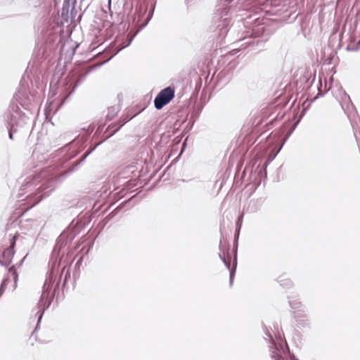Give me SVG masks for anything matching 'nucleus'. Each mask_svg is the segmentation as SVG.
<instances>
[{"instance_id": "obj_29", "label": "nucleus", "mask_w": 360, "mask_h": 360, "mask_svg": "<svg viewBox=\"0 0 360 360\" xmlns=\"http://www.w3.org/2000/svg\"><path fill=\"white\" fill-rule=\"evenodd\" d=\"M79 246V244H77L75 248H77Z\"/></svg>"}, {"instance_id": "obj_11", "label": "nucleus", "mask_w": 360, "mask_h": 360, "mask_svg": "<svg viewBox=\"0 0 360 360\" xmlns=\"http://www.w3.org/2000/svg\"><path fill=\"white\" fill-rule=\"evenodd\" d=\"M95 148H96V147H94V148H91V150H89L86 151V152L84 154V155L82 156V158L79 160L77 161V162L74 164V165L72 166V167H71L70 169H69L66 172V173L72 172L74 170L75 167H77V166H78L81 162H83V161H84V160H85V159H86V158H87V157H88V156H89V155L93 152V151H94V149H95Z\"/></svg>"}, {"instance_id": "obj_10", "label": "nucleus", "mask_w": 360, "mask_h": 360, "mask_svg": "<svg viewBox=\"0 0 360 360\" xmlns=\"http://www.w3.org/2000/svg\"><path fill=\"white\" fill-rule=\"evenodd\" d=\"M22 97H25V98L28 101V102H30L31 99H30V96H26V94L24 90H22V89L18 90L17 94L14 96V98L16 99V101H19L20 103V105L22 106H24V105H27V103L25 101L22 100Z\"/></svg>"}, {"instance_id": "obj_26", "label": "nucleus", "mask_w": 360, "mask_h": 360, "mask_svg": "<svg viewBox=\"0 0 360 360\" xmlns=\"http://www.w3.org/2000/svg\"><path fill=\"white\" fill-rule=\"evenodd\" d=\"M108 110H109V112H110V110H112V111H115V107H111L110 108H109V109H108Z\"/></svg>"}, {"instance_id": "obj_28", "label": "nucleus", "mask_w": 360, "mask_h": 360, "mask_svg": "<svg viewBox=\"0 0 360 360\" xmlns=\"http://www.w3.org/2000/svg\"><path fill=\"white\" fill-rule=\"evenodd\" d=\"M107 117H108V118H112V117H113V115L110 117V115H109V113H108V114L107 115Z\"/></svg>"}, {"instance_id": "obj_15", "label": "nucleus", "mask_w": 360, "mask_h": 360, "mask_svg": "<svg viewBox=\"0 0 360 360\" xmlns=\"http://www.w3.org/2000/svg\"><path fill=\"white\" fill-rule=\"evenodd\" d=\"M8 278H4L1 281L0 285V297H1L5 292L7 285L8 283Z\"/></svg>"}, {"instance_id": "obj_9", "label": "nucleus", "mask_w": 360, "mask_h": 360, "mask_svg": "<svg viewBox=\"0 0 360 360\" xmlns=\"http://www.w3.org/2000/svg\"><path fill=\"white\" fill-rule=\"evenodd\" d=\"M93 245H94V241H91L89 244H88L87 245H84L81 249L80 252H81L82 255L79 257V258L78 259V260L77 261V262L75 264V268L76 269L77 268V269L79 268V266L81 265L84 256L88 255L89 250L91 249Z\"/></svg>"}, {"instance_id": "obj_19", "label": "nucleus", "mask_w": 360, "mask_h": 360, "mask_svg": "<svg viewBox=\"0 0 360 360\" xmlns=\"http://www.w3.org/2000/svg\"><path fill=\"white\" fill-rule=\"evenodd\" d=\"M47 49H52V48L47 47L46 49H39V55H42L43 58H46L49 54L47 53Z\"/></svg>"}, {"instance_id": "obj_20", "label": "nucleus", "mask_w": 360, "mask_h": 360, "mask_svg": "<svg viewBox=\"0 0 360 360\" xmlns=\"http://www.w3.org/2000/svg\"><path fill=\"white\" fill-rule=\"evenodd\" d=\"M110 6H111V0H108V8L110 12V16L111 19H112V12L111 11Z\"/></svg>"}, {"instance_id": "obj_23", "label": "nucleus", "mask_w": 360, "mask_h": 360, "mask_svg": "<svg viewBox=\"0 0 360 360\" xmlns=\"http://www.w3.org/2000/svg\"><path fill=\"white\" fill-rule=\"evenodd\" d=\"M241 223H242L241 220L238 218V221L236 222V225H241Z\"/></svg>"}, {"instance_id": "obj_24", "label": "nucleus", "mask_w": 360, "mask_h": 360, "mask_svg": "<svg viewBox=\"0 0 360 360\" xmlns=\"http://www.w3.org/2000/svg\"><path fill=\"white\" fill-rule=\"evenodd\" d=\"M73 223H74V221H72L69 225H74V224H73ZM75 226L79 225V222H78V221H77V222L75 224Z\"/></svg>"}, {"instance_id": "obj_31", "label": "nucleus", "mask_w": 360, "mask_h": 360, "mask_svg": "<svg viewBox=\"0 0 360 360\" xmlns=\"http://www.w3.org/2000/svg\"><path fill=\"white\" fill-rule=\"evenodd\" d=\"M74 141V139H72V140L70 141V143Z\"/></svg>"}, {"instance_id": "obj_3", "label": "nucleus", "mask_w": 360, "mask_h": 360, "mask_svg": "<svg viewBox=\"0 0 360 360\" xmlns=\"http://www.w3.org/2000/svg\"><path fill=\"white\" fill-rule=\"evenodd\" d=\"M154 11L155 4H153L146 18L144 20L143 22L139 24L142 20L143 15H145L146 12L147 11V7L144 8L143 9L141 8L139 10L138 13L137 21L136 20V18H134L133 22L135 24V27H137L136 30H131L127 36L123 37L122 39L116 41L115 44L112 48L114 49V53L108 59L106 60V61L110 60L114 56L117 54L120 51H122V49L129 46L131 44V41L136 36V34L148 24V22H150L153 15Z\"/></svg>"}, {"instance_id": "obj_2", "label": "nucleus", "mask_w": 360, "mask_h": 360, "mask_svg": "<svg viewBox=\"0 0 360 360\" xmlns=\"http://www.w3.org/2000/svg\"><path fill=\"white\" fill-rule=\"evenodd\" d=\"M240 227L241 226H236L234 231L233 260L231 258L230 245L228 240L229 238H230V235L231 234L232 231L229 230L230 226H222V228L220 229L221 239L219 245V257L229 271V283L231 285L233 284V278L237 266L238 241L239 238Z\"/></svg>"}, {"instance_id": "obj_25", "label": "nucleus", "mask_w": 360, "mask_h": 360, "mask_svg": "<svg viewBox=\"0 0 360 360\" xmlns=\"http://www.w3.org/2000/svg\"><path fill=\"white\" fill-rule=\"evenodd\" d=\"M25 257H25L24 258H22V259H21V261L20 262V263H19V265H20H20H22V264L23 263V262H24V260H25Z\"/></svg>"}, {"instance_id": "obj_14", "label": "nucleus", "mask_w": 360, "mask_h": 360, "mask_svg": "<svg viewBox=\"0 0 360 360\" xmlns=\"http://www.w3.org/2000/svg\"><path fill=\"white\" fill-rule=\"evenodd\" d=\"M278 282L283 288H289L292 285V281L288 278H279Z\"/></svg>"}, {"instance_id": "obj_5", "label": "nucleus", "mask_w": 360, "mask_h": 360, "mask_svg": "<svg viewBox=\"0 0 360 360\" xmlns=\"http://www.w3.org/2000/svg\"><path fill=\"white\" fill-rule=\"evenodd\" d=\"M3 118L8 127L21 126L26 124L29 120L28 116L20 110L18 104L14 103L8 106L3 115Z\"/></svg>"}, {"instance_id": "obj_1", "label": "nucleus", "mask_w": 360, "mask_h": 360, "mask_svg": "<svg viewBox=\"0 0 360 360\" xmlns=\"http://www.w3.org/2000/svg\"><path fill=\"white\" fill-rule=\"evenodd\" d=\"M79 227L67 226L57 238L49 262L50 270L44 281L41 295L37 304V311L36 312V315L38 316L37 326H38L39 323L41 321L44 311L51 305L54 296L53 291L59 287L63 274L65 273L63 284H65L70 276V268L66 269L68 264L62 262L60 256L61 254L63 255L67 252L65 248L79 234L80 232Z\"/></svg>"}, {"instance_id": "obj_6", "label": "nucleus", "mask_w": 360, "mask_h": 360, "mask_svg": "<svg viewBox=\"0 0 360 360\" xmlns=\"http://www.w3.org/2000/svg\"><path fill=\"white\" fill-rule=\"evenodd\" d=\"M174 97V90L171 86H167L158 94L154 99V105L157 110L162 109L169 103Z\"/></svg>"}, {"instance_id": "obj_27", "label": "nucleus", "mask_w": 360, "mask_h": 360, "mask_svg": "<svg viewBox=\"0 0 360 360\" xmlns=\"http://www.w3.org/2000/svg\"><path fill=\"white\" fill-rule=\"evenodd\" d=\"M75 155H76V154H74V155H72L70 156L68 158H69V159H70V158H72L75 157Z\"/></svg>"}, {"instance_id": "obj_30", "label": "nucleus", "mask_w": 360, "mask_h": 360, "mask_svg": "<svg viewBox=\"0 0 360 360\" xmlns=\"http://www.w3.org/2000/svg\"><path fill=\"white\" fill-rule=\"evenodd\" d=\"M199 112H197L196 116L198 117L199 115Z\"/></svg>"}, {"instance_id": "obj_12", "label": "nucleus", "mask_w": 360, "mask_h": 360, "mask_svg": "<svg viewBox=\"0 0 360 360\" xmlns=\"http://www.w3.org/2000/svg\"><path fill=\"white\" fill-rule=\"evenodd\" d=\"M9 276L12 277L14 281V288L16 287L17 281L18 278V273L15 270V266H12L8 269Z\"/></svg>"}, {"instance_id": "obj_16", "label": "nucleus", "mask_w": 360, "mask_h": 360, "mask_svg": "<svg viewBox=\"0 0 360 360\" xmlns=\"http://www.w3.org/2000/svg\"><path fill=\"white\" fill-rule=\"evenodd\" d=\"M133 117H129L128 116H125L122 118V123L120 125L117 126V124H115V126H116L115 129L112 131L111 135L114 134L116 131H117L125 123L129 122Z\"/></svg>"}, {"instance_id": "obj_4", "label": "nucleus", "mask_w": 360, "mask_h": 360, "mask_svg": "<svg viewBox=\"0 0 360 360\" xmlns=\"http://www.w3.org/2000/svg\"><path fill=\"white\" fill-rule=\"evenodd\" d=\"M266 340L269 342V352L271 357L273 360H288L287 357L289 353V349L286 342L279 338L274 339L276 337V333L272 330L264 328Z\"/></svg>"}, {"instance_id": "obj_7", "label": "nucleus", "mask_w": 360, "mask_h": 360, "mask_svg": "<svg viewBox=\"0 0 360 360\" xmlns=\"http://www.w3.org/2000/svg\"><path fill=\"white\" fill-rule=\"evenodd\" d=\"M16 238L17 236H14L11 240L10 246L4 250L1 255L0 254V264L1 266H8L11 262L12 258L15 254L14 248Z\"/></svg>"}, {"instance_id": "obj_17", "label": "nucleus", "mask_w": 360, "mask_h": 360, "mask_svg": "<svg viewBox=\"0 0 360 360\" xmlns=\"http://www.w3.org/2000/svg\"><path fill=\"white\" fill-rule=\"evenodd\" d=\"M298 122L299 121L296 122L295 123H294L290 129H289V131L287 132V134H285V137L284 139V141H285L288 138L289 136L291 135V134L292 133V131L295 129V128L297 127V124H298Z\"/></svg>"}, {"instance_id": "obj_8", "label": "nucleus", "mask_w": 360, "mask_h": 360, "mask_svg": "<svg viewBox=\"0 0 360 360\" xmlns=\"http://www.w3.org/2000/svg\"><path fill=\"white\" fill-rule=\"evenodd\" d=\"M56 179V177L53 175H52L49 180H47L46 182H44L39 188L41 189V192L42 194L37 197V200L35 202L36 203H38L44 197L49 195L50 191H53L55 188L54 184L55 180Z\"/></svg>"}, {"instance_id": "obj_21", "label": "nucleus", "mask_w": 360, "mask_h": 360, "mask_svg": "<svg viewBox=\"0 0 360 360\" xmlns=\"http://www.w3.org/2000/svg\"><path fill=\"white\" fill-rule=\"evenodd\" d=\"M58 37L56 34H53L51 39H49V42L51 43L52 41H55L56 39H57Z\"/></svg>"}, {"instance_id": "obj_13", "label": "nucleus", "mask_w": 360, "mask_h": 360, "mask_svg": "<svg viewBox=\"0 0 360 360\" xmlns=\"http://www.w3.org/2000/svg\"><path fill=\"white\" fill-rule=\"evenodd\" d=\"M289 304H290V307L292 309L303 311V310L302 309V304H301V302L300 301H298V300H294V301L289 300Z\"/></svg>"}, {"instance_id": "obj_18", "label": "nucleus", "mask_w": 360, "mask_h": 360, "mask_svg": "<svg viewBox=\"0 0 360 360\" xmlns=\"http://www.w3.org/2000/svg\"><path fill=\"white\" fill-rule=\"evenodd\" d=\"M7 128L8 129V137L11 140H13V134L16 132V129L15 127H8L7 126Z\"/></svg>"}, {"instance_id": "obj_22", "label": "nucleus", "mask_w": 360, "mask_h": 360, "mask_svg": "<svg viewBox=\"0 0 360 360\" xmlns=\"http://www.w3.org/2000/svg\"><path fill=\"white\" fill-rule=\"evenodd\" d=\"M65 136H66V134H60V135L59 136V139H64V138H65Z\"/></svg>"}]
</instances>
